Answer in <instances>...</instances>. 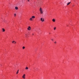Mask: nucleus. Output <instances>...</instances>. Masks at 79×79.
<instances>
[{
    "mask_svg": "<svg viewBox=\"0 0 79 79\" xmlns=\"http://www.w3.org/2000/svg\"><path fill=\"white\" fill-rule=\"evenodd\" d=\"M32 18H30V21H32Z\"/></svg>",
    "mask_w": 79,
    "mask_h": 79,
    "instance_id": "13",
    "label": "nucleus"
},
{
    "mask_svg": "<svg viewBox=\"0 0 79 79\" xmlns=\"http://www.w3.org/2000/svg\"><path fill=\"white\" fill-rule=\"evenodd\" d=\"M25 69H28V67H26V68Z\"/></svg>",
    "mask_w": 79,
    "mask_h": 79,
    "instance_id": "12",
    "label": "nucleus"
},
{
    "mask_svg": "<svg viewBox=\"0 0 79 79\" xmlns=\"http://www.w3.org/2000/svg\"><path fill=\"white\" fill-rule=\"evenodd\" d=\"M19 73V70H18L17 71L16 73L17 74H18Z\"/></svg>",
    "mask_w": 79,
    "mask_h": 79,
    "instance_id": "9",
    "label": "nucleus"
},
{
    "mask_svg": "<svg viewBox=\"0 0 79 79\" xmlns=\"http://www.w3.org/2000/svg\"><path fill=\"white\" fill-rule=\"evenodd\" d=\"M15 44H16V42H15Z\"/></svg>",
    "mask_w": 79,
    "mask_h": 79,
    "instance_id": "21",
    "label": "nucleus"
},
{
    "mask_svg": "<svg viewBox=\"0 0 79 79\" xmlns=\"http://www.w3.org/2000/svg\"><path fill=\"white\" fill-rule=\"evenodd\" d=\"M31 27H28L27 28V29L28 30H31Z\"/></svg>",
    "mask_w": 79,
    "mask_h": 79,
    "instance_id": "4",
    "label": "nucleus"
},
{
    "mask_svg": "<svg viewBox=\"0 0 79 79\" xmlns=\"http://www.w3.org/2000/svg\"><path fill=\"white\" fill-rule=\"evenodd\" d=\"M24 48H25V47H23V49H24Z\"/></svg>",
    "mask_w": 79,
    "mask_h": 79,
    "instance_id": "14",
    "label": "nucleus"
},
{
    "mask_svg": "<svg viewBox=\"0 0 79 79\" xmlns=\"http://www.w3.org/2000/svg\"><path fill=\"white\" fill-rule=\"evenodd\" d=\"M16 14H14V16L15 17V16H16Z\"/></svg>",
    "mask_w": 79,
    "mask_h": 79,
    "instance_id": "15",
    "label": "nucleus"
},
{
    "mask_svg": "<svg viewBox=\"0 0 79 79\" xmlns=\"http://www.w3.org/2000/svg\"><path fill=\"white\" fill-rule=\"evenodd\" d=\"M14 42H15V41H14L12 42V43H13Z\"/></svg>",
    "mask_w": 79,
    "mask_h": 79,
    "instance_id": "17",
    "label": "nucleus"
},
{
    "mask_svg": "<svg viewBox=\"0 0 79 79\" xmlns=\"http://www.w3.org/2000/svg\"><path fill=\"white\" fill-rule=\"evenodd\" d=\"M2 32H5V30L4 28H2Z\"/></svg>",
    "mask_w": 79,
    "mask_h": 79,
    "instance_id": "7",
    "label": "nucleus"
},
{
    "mask_svg": "<svg viewBox=\"0 0 79 79\" xmlns=\"http://www.w3.org/2000/svg\"><path fill=\"white\" fill-rule=\"evenodd\" d=\"M32 18H35V16H32Z\"/></svg>",
    "mask_w": 79,
    "mask_h": 79,
    "instance_id": "11",
    "label": "nucleus"
},
{
    "mask_svg": "<svg viewBox=\"0 0 79 79\" xmlns=\"http://www.w3.org/2000/svg\"><path fill=\"white\" fill-rule=\"evenodd\" d=\"M26 76V75H25V74H24L23 76H22V77L23 78V79H25V76Z\"/></svg>",
    "mask_w": 79,
    "mask_h": 79,
    "instance_id": "2",
    "label": "nucleus"
},
{
    "mask_svg": "<svg viewBox=\"0 0 79 79\" xmlns=\"http://www.w3.org/2000/svg\"><path fill=\"white\" fill-rule=\"evenodd\" d=\"M32 35H34V33H33V34H32Z\"/></svg>",
    "mask_w": 79,
    "mask_h": 79,
    "instance_id": "20",
    "label": "nucleus"
},
{
    "mask_svg": "<svg viewBox=\"0 0 79 79\" xmlns=\"http://www.w3.org/2000/svg\"><path fill=\"white\" fill-rule=\"evenodd\" d=\"M70 3H71V2H70L69 3H67V5H69V4H70Z\"/></svg>",
    "mask_w": 79,
    "mask_h": 79,
    "instance_id": "10",
    "label": "nucleus"
},
{
    "mask_svg": "<svg viewBox=\"0 0 79 79\" xmlns=\"http://www.w3.org/2000/svg\"><path fill=\"white\" fill-rule=\"evenodd\" d=\"M73 6H74V5Z\"/></svg>",
    "mask_w": 79,
    "mask_h": 79,
    "instance_id": "25",
    "label": "nucleus"
},
{
    "mask_svg": "<svg viewBox=\"0 0 79 79\" xmlns=\"http://www.w3.org/2000/svg\"><path fill=\"white\" fill-rule=\"evenodd\" d=\"M27 1H28V2H29V0H27Z\"/></svg>",
    "mask_w": 79,
    "mask_h": 79,
    "instance_id": "19",
    "label": "nucleus"
},
{
    "mask_svg": "<svg viewBox=\"0 0 79 79\" xmlns=\"http://www.w3.org/2000/svg\"><path fill=\"white\" fill-rule=\"evenodd\" d=\"M40 13L41 14H43L44 11L42 10V8L40 7Z\"/></svg>",
    "mask_w": 79,
    "mask_h": 79,
    "instance_id": "1",
    "label": "nucleus"
},
{
    "mask_svg": "<svg viewBox=\"0 0 79 79\" xmlns=\"http://www.w3.org/2000/svg\"><path fill=\"white\" fill-rule=\"evenodd\" d=\"M52 21L53 22H55V19H53Z\"/></svg>",
    "mask_w": 79,
    "mask_h": 79,
    "instance_id": "8",
    "label": "nucleus"
},
{
    "mask_svg": "<svg viewBox=\"0 0 79 79\" xmlns=\"http://www.w3.org/2000/svg\"><path fill=\"white\" fill-rule=\"evenodd\" d=\"M49 34H50V33H49Z\"/></svg>",
    "mask_w": 79,
    "mask_h": 79,
    "instance_id": "24",
    "label": "nucleus"
},
{
    "mask_svg": "<svg viewBox=\"0 0 79 79\" xmlns=\"http://www.w3.org/2000/svg\"><path fill=\"white\" fill-rule=\"evenodd\" d=\"M41 21H42V22H44V19H42V18H41Z\"/></svg>",
    "mask_w": 79,
    "mask_h": 79,
    "instance_id": "3",
    "label": "nucleus"
},
{
    "mask_svg": "<svg viewBox=\"0 0 79 79\" xmlns=\"http://www.w3.org/2000/svg\"><path fill=\"white\" fill-rule=\"evenodd\" d=\"M51 40H52V41H53V39H52Z\"/></svg>",
    "mask_w": 79,
    "mask_h": 79,
    "instance_id": "18",
    "label": "nucleus"
},
{
    "mask_svg": "<svg viewBox=\"0 0 79 79\" xmlns=\"http://www.w3.org/2000/svg\"><path fill=\"white\" fill-rule=\"evenodd\" d=\"M67 26L68 27L69 26H68V25H67Z\"/></svg>",
    "mask_w": 79,
    "mask_h": 79,
    "instance_id": "23",
    "label": "nucleus"
},
{
    "mask_svg": "<svg viewBox=\"0 0 79 79\" xmlns=\"http://www.w3.org/2000/svg\"><path fill=\"white\" fill-rule=\"evenodd\" d=\"M55 44H56V42H54Z\"/></svg>",
    "mask_w": 79,
    "mask_h": 79,
    "instance_id": "22",
    "label": "nucleus"
},
{
    "mask_svg": "<svg viewBox=\"0 0 79 79\" xmlns=\"http://www.w3.org/2000/svg\"><path fill=\"white\" fill-rule=\"evenodd\" d=\"M25 37H26V38H27V34H25Z\"/></svg>",
    "mask_w": 79,
    "mask_h": 79,
    "instance_id": "6",
    "label": "nucleus"
},
{
    "mask_svg": "<svg viewBox=\"0 0 79 79\" xmlns=\"http://www.w3.org/2000/svg\"><path fill=\"white\" fill-rule=\"evenodd\" d=\"M15 10H18V7H15Z\"/></svg>",
    "mask_w": 79,
    "mask_h": 79,
    "instance_id": "5",
    "label": "nucleus"
},
{
    "mask_svg": "<svg viewBox=\"0 0 79 79\" xmlns=\"http://www.w3.org/2000/svg\"><path fill=\"white\" fill-rule=\"evenodd\" d=\"M54 30H55L56 29V27H55L54 29Z\"/></svg>",
    "mask_w": 79,
    "mask_h": 79,
    "instance_id": "16",
    "label": "nucleus"
}]
</instances>
